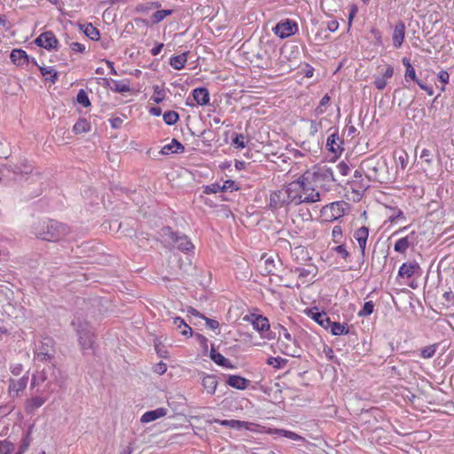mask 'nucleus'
I'll use <instances>...</instances> for the list:
<instances>
[{"label":"nucleus","mask_w":454,"mask_h":454,"mask_svg":"<svg viewBox=\"0 0 454 454\" xmlns=\"http://www.w3.org/2000/svg\"><path fill=\"white\" fill-rule=\"evenodd\" d=\"M38 239L46 241H58L69 233V228L58 221L49 220L39 223L34 229Z\"/></svg>","instance_id":"obj_2"},{"label":"nucleus","mask_w":454,"mask_h":454,"mask_svg":"<svg viewBox=\"0 0 454 454\" xmlns=\"http://www.w3.org/2000/svg\"><path fill=\"white\" fill-rule=\"evenodd\" d=\"M404 35L405 26L403 22L400 21L395 25L393 34V43L395 48L401 47L404 40Z\"/></svg>","instance_id":"obj_17"},{"label":"nucleus","mask_w":454,"mask_h":454,"mask_svg":"<svg viewBox=\"0 0 454 454\" xmlns=\"http://www.w3.org/2000/svg\"><path fill=\"white\" fill-rule=\"evenodd\" d=\"M14 445L8 441L0 442V454H12Z\"/></svg>","instance_id":"obj_50"},{"label":"nucleus","mask_w":454,"mask_h":454,"mask_svg":"<svg viewBox=\"0 0 454 454\" xmlns=\"http://www.w3.org/2000/svg\"><path fill=\"white\" fill-rule=\"evenodd\" d=\"M395 159L397 167H400L403 170L406 168V167L408 165L409 156L405 151L402 150L399 152H395Z\"/></svg>","instance_id":"obj_34"},{"label":"nucleus","mask_w":454,"mask_h":454,"mask_svg":"<svg viewBox=\"0 0 454 454\" xmlns=\"http://www.w3.org/2000/svg\"><path fill=\"white\" fill-rule=\"evenodd\" d=\"M39 69H40V72H41V74L43 76H47V75H50L51 77L49 78L50 81L52 82V83H55V82L57 81L58 79V76H59V73L57 71H55V69L51 67H38Z\"/></svg>","instance_id":"obj_38"},{"label":"nucleus","mask_w":454,"mask_h":454,"mask_svg":"<svg viewBox=\"0 0 454 454\" xmlns=\"http://www.w3.org/2000/svg\"><path fill=\"white\" fill-rule=\"evenodd\" d=\"M172 10H160L156 11L151 17L153 24H157L163 20L167 16L172 13Z\"/></svg>","instance_id":"obj_39"},{"label":"nucleus","mask_w":454,"mask_h":454,"mask_svg":"<svg viewBox=\"0 0 454 454\" xmlns=\"http://www.w3.org/2000/svg\"><path fill=\"white\" fill-rule=\"evenodd\" d=\"M262 428L264 429L262 432L269 434H272V435L276 434V435L285 436V437H287L294 441H302L303 440V437H301V435H299L294 432H291V431L278 429L276 427H262Z\"/></svg>","instance_id":"obj_14"},{"label":"nucleus","mask_w":454,"mask_h":454,"mask_svg":"<svg viewBox=\"0 0 454 454\" xmlns=\"http://www.w3.org/2000/svg\"><path fill=\"white\" fill-rule=\"evenodd\" d=\"M402 61L406 68L405 74H404L405 81H408L409 79H411L416 82H417V81H419L416 76L415 69L410 63V60L407 58H403Z\"/></svg>","instance_id":"obj_32"},{"label":"nucleus","mask_w":454,"mask_h":454,"mask_svg":"<svg viewBox=\"0 0 454 454\" xmlns=\"http://www.w3.org/2000/svg\"><path fill=\"white\" fill-rule=\"evenodd\" d=\"M187 62V53H182L180 55L173 56L170 58L169 64L176 70H181L184 67Z\"/></svg>","instance_id":"obj_28"},{"label":"nucleus","mask_w":454,"mask_h":454,"mask_svg":"<svg viewBox=\"0 0 454 454\" xmlns=\"http://www.w3.org/2000/svg\"><path fill=\"white\" fill-rule=\"evenodd\" d=\"M219 192H223L222 186L218 183H214L208 185L204 186L203 192L205 194L217 193Z\"/></svg>","instance_id":"obj_51"},{"label":"nucleus","mask_w":454,"mask_h":454,"mask_svg":"<svg viewBox=\"0 0 454 454\" xmlns=\"http://www.w3.org/2000/svg\"><path fill=\"white\" fill-rule=\"evenodd\" d=\"M179 120V115L175 111H168L163 114V121L167 125H174Z\"/></svg>","instance_id":"obj_41"},{"label":"nucleus","mask_w":454,"mask_h":454,"mask_svg":"<svg viewBox=\"0 0 454 454\" xmlns=\"http://www.w3.org/2000/svg\"><path fill=\"white\" fill-rule=\"evenodd\" d=\"M222 186L223 192L238 190L236 183L232 180H226Z\"/></svg>","instance_id":"obj_55"},{"label":"nucleus","mask_w":454,"mask_h":454,"mask_svg":"<svg viewBox=\"0 0 454 454\" xmlns=\"http://www.w3.org/2000/svg\"><path fill=\"white\" fill-rule=\"evenodd\" d=\"M264 266L262 269L263 274H274L275 262L272 258H266L264 260Z\"/></svg>","instance_id":"obj_49"},{"label":"nucleus","mask_w":454,"mask_h":454,"mask_svg":"<svg viewBox=\"0 0 454 454\" xmlns=\"http://www.w3.org/2000/svg\"><path fill=\"white\" fill-rule=\"evenodd\" d=\"M410 247V243L408 241V238H402L398 239L395 244V251L398 253H404L408 247Z\"/></svg>","instance_id":"obj_44"},{"label":"nucleus","mask_w":454,"mask_h":454,"mask_svg":"<svg viewBox=\"0 0 454 454\" xmlns=\"http://www.w3.org/2000/svg\"><path fill=\"white\" fill-rule=\"evenodd\" d=\"M35 360L40 362H51L54 357V340L51 337H43L35 351Z\"/></svg>","instance_id":"obj_6"},{"label":"nucleus","mask_w":454,"mask_h":454,"mask_svg":"<svg viewBox=\"0 0 454 454\" xmlns=\"http://www.w3.org/2000/svg\"><path fill=\"white\" fill-rule=\"evenodd\" d=\"M76 100L77 102L83 106H89L90 105V99L88 98V95L87 93L83 90H81L78 94H77V97H76Z\"/></svg>","instance_id":"obj_53"},{"label":"nucleus","mask_w":454,"mask_h":454,"mask_svg":"<svg viewBox=\"0 0 454 454\" xmlns=\"http://www.w3.org/2000/svg\"><path fill=\"white\" fill-rule=\"evenodd\" d=\"M308 315H309L311 318H313L318 325H320L325 329L329 328L330 317L327 316L325 312H318L317 309L316 311L310 309L308 312Z\"/></svg>","instance_id":"obj_25"},{"label":"nucleus","mask_w":454,"mask_h":454,"mask_svg":"<svg viewBox=\"0 0 454 454\" xmlns=\"http://www.w3.org/2000/svg\"><path fill=\"white\" fill-rule=\"evenodd\" d=\"M111 90L117 93H125L130 90L129 82L128 80L116 81L105 79Z\"/></svg>","instance_id":"obj_15"},{"label":"nucleus","mask_w":454,"mask_h":454,"mask_svg":"<svg viewBox=\"0 0 454 454\" xmlns=\"http://www.w3.org/2000/svg\"><path fill=\"white\" fill-rule=\"evenodd\" d=\"M218 381L215 375H207L202 379V385L208 394H214Z\"/></svg>","instance_id":"obj_27"},{"label":"nucleus","mask_w":454,"mask_h":454,"mask_svg":"<svg viewBox=\"0 0 454 454\" xmlns=\"http://www.w3.org/2000/svg\"><path fill=\"white\" fill-rule=\"evenodd\" d=\"M436 351V345L427 346L420 350V356L423 358L428 359L434 356Z\"/></svg>","instance_id":"obj_47"},{"label":"nucleus","mask_w":454,"mask_h":454,"mask_svg":"<svg viewBox=\"0 0 454 454\" xmlns=\"http://www.w3.org/2000/svg\"><path fill=\"white\" fill-rule=\"evenodd\" d=\"M419 270V265L417 262H404L399 269L398 275L402 278H411Z\"/></svg>","instance_id":"obj_20"},{"label":"nucleus","mask_w":454,"mask_h":454,"mask_svg":"<svg viewBox=\"0 0 454 454\" xmlns=\"http://www.w3.org/2000/svg\"><path fill=\"white\" fill-rule=\"evenodd\" d=\"M279 328L280 331L283 332V335H281V332H279V336L277 342V347L279 351L286 356L293 357L301 356L300 349L296 345V340L292 338L291 334L285 327L279 326Z\"/></svg>","instance_id":"obj_4"},{"label":"nucleus","mask_w":454,"mask_h":454,"mask_svg":"<svg viewBox=\"0 0 454 454\" xmlns=\"http://www.w3.org/2000/svg\"><path fill=\"white\" fill-rule=\"evenodd\" d=\"M334 180L330 168H317L306 171L297 180L288 184L294 205L310 204L321 200V192L326 191V185Z\"/></svg>","instance_id":"obj_1"},{"label":"nucleus","mask_w":454,"mask_h":454,"mask_svg":"<svg viewBox=\"0 0 454 454\" xmlns=\"http://www.w3.org/2000/svg\"><path fill=\"white\" fill-rule=\"evenodd\" d=\"M31 443L30 432H27L26 436L22 439L21 444L19 448L17 454H23Z\"/></svg>","instance_id":"obj_52"},{"label":"nucleus","mask_w":454,"mask_h":454,"mask_svg":"<svg viewBox=\"0 0 454 454\" xmlns=\"http://www.w3.org/2000/svg\"><path fill=\"white\" fill-rule=\"evenodd\" d=\"M374 85L378 90H382L387 85L386 79L382 76L376 77L374 80Z\"/></svg>","instance_id":"obj_60"},{"label":"nucleus","mask_w":454,"mask_h":454,"mask_svg":"<svg viewBox=\"0 0 454 454\" xmlns=\"http://www.w3.org/2000/svg\"><path fill=\"white\" fill-rule=\"evenodd\" d=\"M295 272L298 273L299 278H306L309 275L316 276L317 270V267L309 265L308 268H296Z\"/></svg>","instance_id":"obj_40"},{"label":"nucleus","mask_w":454,"mask_h":454,"mask_svg":"<svg viewBox=\"0 0 454 454\" xmlns=\"http://www.w3.org/2000/svg\"><path fill=\"white\" fill-rule=\"evenodd\" d=\"M10 59L12 62L17 66H22L28 63L29 59L25 51L21 49H14L12 51Z\"/></svg>","instance_id":"obj_24"},{"label":"nucleus","mask_w":454,"mask_h":454,"mask_svg":"<svg viewBox=\"0 0 454 454\" xmlns=\"http://www.w3.org/2000/svg\"><path fill=\"white\" fill-rule=\"evenodd\" d=\"M249 382L250 381L248 380L239 375H230L226 380V383L229 386L240 390L246 389L248 387Z\"/></svg>","instance_id":"obj_18"},{"label":"nucleus","mask_w":454,"mask_h":454,"mask_svg":"<svg viewBox=\"0 0 454 454\" xmlns=\"http://www.w3.org/2000/svg\"><path fill=\"white\" fill-rule=\"evenodd\" d=\"M162 234L165 237H168L169 239L175 243L176 247L181 251L188 252L194 248V246L186 235L175 232L170 227H164L162 229Z\"/></svg>","instance_id":"obj_8"},{"label":"nucleus","mask_w":454,"mask_h":454,"mask_svg":"<svg viewBox=\"0 0 454 454\" xmlns=\"http://www.w3.org/2000/svg\"><path fill=\"white\" fill-rule=\"evenodd\" d=\"M210 357L218 365H221V366L226 367V368H233V365L231 364V362L227 358H225L223 355H221L220 353H217L215 348L211 349Z\"/></svg>","instance_id":"obj_29"},{"label":"nucleus","mask_w":454,"mask_h":454,"mask_svg":"<svg viewBox=\"0 0 454 454\" xmlns=\"http://www.w3.org/2000/svg\"><path fill=\"white\" fill-rule=\"evenodd\" d=\"M160 6V4L158 2H150L137 4L135 10L137 12L148 13L153 9L159 8Z\"/></svg>","instance_id":"obj_37"},{"label":"nucleus","mask_w":454,"mask_h":454,"mask_svg":"<svg viewBox=\"0 0 454 454\" xmlns=\"http://www.w3.org/2000/svg\"><path fill=\"white\" fill-rule=\"evenodd\" d=\"M329 328L331 329L333 335L337 336L348 333V329L346 327V325L338 322H332L330 320Z\"/></svg>","instance_id":"obj_35"},{"label":"nucleus","mask_w":454,"mask_h":454,"mask_svg":"<svg viewBox=\"0 0 454 454\" xmlns=\"http://www.w3.org/2000/svg\"><path fill=\"white\" fill-rule=\"evenodd\" d=\"M48 399V396L35 395L27 400L26 409L28 411H34L40 408Z\"/></svg>","instance_id":"obj_26"},{"label":"nucleus","mask_w":454,"mask_h":454,"mask_svg":"<svg viewBox=\"0 0 454 454\" xmlns=\"http://www.w3.org/2000/svg\"><path fill=\"white\" fill-rule=\"evenodd\" d=\"M203 319L206 320V325L212 329V330H215L219 327V323L218 321L215 320V319H210V318H207L206 317H202Z\"/></svg>","instance_id":"obj_61"},{"label":"nucleus","mask_w":454,"mask_h":454,"mask_svg":"<svg viewBox=\"0 0 454 454\" xmlns=\"http://www.w3.org/2000/svg\"><path fill=\"white\" fill-rule=\"evenodd\" d=\"M184 152V146L176 139L173 138L170 144H168L161 148L160 153L168 155L170 153H182Z\"/></svg>","instance_id":"obj_19"},{"label":"nucleus","mask_w":454,"mask_h":454,"mask_svg":"<svg viewBox=\"0 0 454 454\" xmlns=\"http://www.w3.org/2000/svg\"><path fill=\"white\" fill-rule=\"evenodd\" d=\"M334 251L344 259H347L349 256V253L344 245L337 246L334 247Z\"/></svg>","instance_id":"obj_57"},{"label":"nucleus","mask_w":454,"mask_h":454,"mask_svg":"<svg viewBox=\"0 0 454 454\" xmlns=\"http://www.w3.org/2000/svg\"><path fill=\"white\" fill-rule=\"evenodd\" d=\"M192 96L196 103L200 106H206L209 102V92L207 89L201 87L192 90Z\"/></svg>","instance_id":"obj_22"},{"label":"nucleus","mask_w":454,"mask_h":454,"mask_svg":"<svg viewBox=\"0 0 454 454\" xmlns=\"http://www.w3.org/2000/svg\"><path fill=\"white\" fill-rule=\"evenodd\" d=\"M167 414V409L158 408L153 411H146L140 419L141 423H149L157 419L162 418Z\"/></svg>","instance_id":"obj_21"},{"label":"nucleus","mask_w":454,"mask_h":454,"mask_svg":"<svg viewBox=\"0 0 454 454\" xmlns=\"http://www.w3.org/2000/svg\"><path fill=\"white\" fill-rule=\"evenodd\" d=\"M250 317L251 324L253 325L254 328L258 332L263 333L270 330V323L267 317L262 315L254 314H252Z\"/></svg>","instance_id":"obj_13"},{"label":"nucleus","mask_w":454,"mask_h":454,"mask_svg":"<svg viewBox=\"0 0 454 454\" xmlns=\"http://www.w3.org/2000/svg\"><path fill=\"white\" fill-rule=\"evenodd\" d=\"M321 128V122H317L316 121H310V134L314 135L316 134L319 129Z\"/></svg>","instance_id":"obj_64"},{"label":"nucleus","mask_w":454,"mask_h":454,"mask_svg":"<svg viewBox=\"0 0 454 454\" xmlns=\"http://www.w3.org/2000/svg\"><path fill=\"white\" fill-rule=\"evenodd\" d=\"M70 49L74 52H84L85 51V45L77 42H74L70 43L69 45Z\"/></svg>","instance_id":"obj_56"},{"label":"nucleus","mask_w":454,"mask_h":454,"mask_svg":"<svg viewBox=\"0 0 454 454\" xmlns=\"http://www.w3.org/2000/svg\"><path fill=\"white\" fill-rule=\"evenodd\" d=\"M165 98V90L158 85L153 86V94L151 98L155 103L160 104Z\"/></svg>","instance_id":"obj_42"},{"label":"nucleus","mask_w":454,"mask_h":454,"mask_svg":"<svg viewBox=\"0 0 454 454\" xmlns=\"http://www.w3.org/2000/svg\"><path fill=\"white\" fill-rule=\"evenodd\" d=\"M420 158L421 159H424V160L428 164L430 165L433 161V157H432V153H431V151L428 150V149H423L422 152H421V154H420Z\"/></svg>","instance_id":"obj_58"},{"label":"nucleus","mask_w":454,"mask_h":454,"mask_svg":"<svg viewBox=\"0 0 454 454\" xmlns=\"http://www.w3.org/2000/svg\"><path fill=\"white\" fill-rule=\"evenodd\" d=\"M173 324L176 326L177 329H184L181 331V334L186 337L192 336V328L184 322V320L179 317H176L173 320Z\"/></svg>","instance_id":"obj_31"},{"label":"nucleus","mask_w":454,"mask_h":454,"mask_svg":"<svg viewBox=\"0 0 454 454\" xmlns=\"http://www.w3.org/2000/svg\"><path fill=\"white\" fill-rule=\"evenodd\" d=\"M215 422L219 423L221 426H257L254 423L239 420H215Z\"/></svg>","instance_id":"obj_46"},{"label":"nucleus","mask_w":454,"mask_h":454,"mask_svg":"<svg viewBox=\"0 0 454 454\" xmlns=\"http://www.w3.org/2000/svg\"><path fill=\"white\" fill-rule=\"evenodd\" d=\"M58 39L51 31L41 34L36 39L35 43L47 50L55 49L58 45Z\"/></svg>","instance_id":"obj_11"},{"label":"nucleus","mask_w":454,"mask_h":454,"mask_svg":"<svg viewBox=\"0 0 454 454\" xmlns=\"http://www.w3.org/2000/svg\"><path fill=\"white\" fill-rule=\"evenodd\" d=\"M12 171L15 174H20V175H27L32 173L33 167L30 165L27 160H24L20 161L19 164H17L14 168H12Z\"/></svg>","instance_id":"obj_33"},{"label":"nucleus","mask_w":454,"mask_h":454,"mask_svg":"<svg viewBox=\"0 0 454 454\" xmlns=\"http://www.w3.org/2000/svg\"><path fill=\"white\" fill-rule=\"evenodd\" d=\"M28 378L24 376L18 380H11L9 384V392L12 395H18L27 385Z\"/></svg>","instance_id":"obj_16"},{"label":"nucleus","mask_w":454,"mask_h":454,"mask_svg":"<svg viewBox=\"0 0 454 454\" xmlns=\"http://www.w3.org/2000/svg\"><path fill=\"white\" fill-rule=\"evenodd\" d=\"M342 141L340 140L338 133H333L326 141V146L329 151L337 153L342 152L343 148L341 147Z\"/></svg>","instance_id":"obj_23"},{"label":"nucleus","mask_w":454,"mask_h":454,"mask_svg":"<svg viewBox=\"0 0 454 454\" xmlns=\"http://www.w3.org/2000/svg\"><path fill=\"white\" fill-rule=\"evenodd\" d=\"M72 325L75 326L78 335L79 344L82 350L92 348L94 343V333L87 322H82L80 318L72 321Z\"/></svg>","instance_id":"obj_5"},{"label":"nucleus","mask_w":454,"mask_h":454,"mask_svg":"<svg viewBox=\"0 0 454 454\" xmlns=\"http://www.w3.org/2000/svg\"><path fill=\"white\" fill-rule=\"evenodd\" d=\"M438 79L443 84H447L449 82L450 74L447 71H441L438 74Z\"/></svg>","instance_id":"obj_62"},{"label":"nucleus","mask_w":454,"mask_h":454,"mask_svg":"<svg viewBox=\"0 0 454 454\" xmlns=\"http://www.w3.org/2000/svg\"><path fill=\"white\" fill-rule=\"evenodd\" d=\"M329 101H330V97L327 94L325 95L321 98L319 106L315 109V114L317 115H320V114H324L325 111V106L328 105Z\"/></svg>","instance_id":"obj_48"},{"label":"nucleus","mask_w":454,"mask_h":454,"mask_svg":"<svg viewBox=\"0 0 454 454\" xmlns=\"http://www.w3.org/2000/svg\"><path fill=\"white\" fill-rule=\"evenodd\" d=\"M373 309H374V303L372 301H366L364 304L363 309L357 313V315H358V317H367V316H370L373 312Z\"/></svg>","instance_id":"obj_45"},{"label":"nucleus","mask_w":454,"mask_h":454,"mask_svg":"<svg viewBox=\"0 0 454 454\" xmlns=\"http://www.w3.org/2000/svg\"><path fill=\"white\" fill-rule=\"evenodd\" d=\"M297 29L296 22L290 20H285L279 21L273 28V31L275 35L280 38H286L294 35Z\"/></svg>","instance_id":"obj_10"},{"label":"nucleus","mask_w":454,"mask_h":454,"mask_svg":"<svg viewBox=\"0 0 454 454\" xmlns=\"http://www.w3.org/2000/svg\"><path fill=\"white\" fill-rule=\"evenodd\" d=\"M245 136L242 134H237L235 137L232 139V145L236 148H245L246 143H245Z\"/></svg>","instance_id":"obj_54"},{"label":"nucleus","mask_w":454,"mask_h":454,"mask_svg":"<svg viewBox=\"0 0 454 454\" xmlns=\"http://www.w3.org/2000/svg\"><path fill=\"white\" fill-rule=\"evenodd\" d=\"M353 236L359 245L362 256H364L367 239L369 237V229L365 226H362L355 231Z\"/></svg>","instance_id":"obj_12"},{"label":"nucleus","mask_w":454,"mask_h":454,"mask_svg":"<svg viewBox=\"0 0 454 454\" xmlns=\"http://www.w3.org/2000/svg\"><path fill=\"white\" fill-rule=\"evenodd\" d=\"M167 371V364L160 362L154 367V372L160 375L163 374Z\"/></svg>","instance_id":"obj_63"},{"label":"nucleus","mask_w":454,"mask_h":454,"mask_svg":"<svg viewBox=\"0 0 454 454\" xmlns=\"http://www.w3.org/2000/svg\"><path fill=\"white\" fill-rule=\"evenodd\" d=\"M55 367L53 365H47L41 372H37L32 377L31 385L35 387L41 383L47 381L46 387H49L52 379H55Z\"/></svg>","instance_id":"obj_9"},{"label":"nucleus","mask_w":454,"mask_h":454,"mask_svg":"<svg viewBox=\"0 0 454 454\" xmlns=\"http://www.w3.org/2000/svg\"><path fill=\"white\" fill-rule=\"evenodd\" d=\"M267 364L269 365L273 366L274 368L280 369L286 366V364H287V360L280 356L269 357L267 360Z\"/></svg>","instance_id":"obj_43"},{"label":"nucleus","mask_w":454,"mask_h":454,"mask_svg":"<svg viewBox=\"0 0 454 454\" xmlns=\"http://www.w3.org/2000/svg\"><path fill=\"white\" fill-rule=\"evenodd\" d=\"M294 204L293 197L288 184L285 185L281 190L273 192L270 196V207L272 209H278L285 206Z\"/></svg>","instance_id":"obj_7"},{"label":"nucleus","mask_w":454,"mask_h":454,"mask_svg":"<svg viewBox=\"0 0 454 454\" xmlns=\"http://www.w3.org/2000/svg\"><path fill=\"white\" fill-rule=\"evenodd\" d=\"M90 129V122L85 119H80L73 128L75 134H82L88 132Z\"/></svg>","instance_id":"obj_36"},{"label":"nucleus","mask_w":454,"mask_h":454,"mask_svg":"<svg viewBox=\"0 0 454 454\" xmlns=\"http://www.w3.org/2000/svg\"><path fill=\"white\" fill-rule=\"evenodd\" d=\"M337 169L342 176H347L350 171L348 165L344 161H341L337 165Z\"/></svg>","instance_id":"obj_59"},{"label":"nucleus","mask_w":454,"mask_h":454,"mask_svg":"<svg viewBox=\"0 0 454 454\" xmlns=\"http://www.w3.org/2000/svg\"><path fill=\"white\" fill-rule=\"evenodd\" d=\"M80 29L91 40L98 41L99 39V31L91 23L81 25Z\"/></svg>","instance_id":"obj_30"},{"label":"nucleus","mask_w":454,"mask_h":454,"mask_svg":"<svg viewBox=\"0 0 454 454\" xmlns=\"http://www.w3.org/2000/svg\"><path fill=\"white\" fill-rule=\"evenodd\" d=\"M362 170L368 181L383 183L387 173L386 160L375 155L368 157L362 161Z\"/></svg>","instance_id":"obj_3"}]
</instances>
